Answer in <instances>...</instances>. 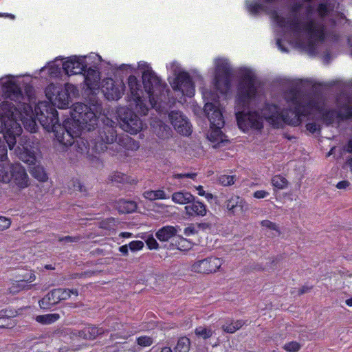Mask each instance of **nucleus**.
I'll return each instance as SVG.
<instances>
[{
	"mask_svg": "<svg viewBox=\"0 0 352 352\" xmlns=\"http://www.w3.org/2000/svg\"><path fill=\"white\" fill-rule=\"evenodd\" d=\"M169 120L175 130L182 135L188 136L192 133V126L188 118L181 111H173L169 115Z\"/></svg>",
	"mask_w": 352,
	"mask_h": 352,
	"instance_id": "nucleus-17",
	"label": "nucleus"
},
{
	"mask_svg": "<svg viewBox=\"0 0 352 352\" xmlns=\"http://www.w3.org/2000/svg\"><path fill=\"white\" fill-rule=\"evenodd\" d=\"M80 56L83 57L85 60V69L87 67H89L88 69H93V67L96 68L102 61L101 56L95 53H91L89 55Z\"/></svg>",
	"mask_w": 352,
	"mask_h": 352,
	"instance_id": "nucleus-32",
	"label": "nucleus"
},
{
	"mask_svg": "<svg viewBox=\"0 0 352 352\" xmlns=\"http://www.w3.org/2000/svg\"><path fill=\"white\" fill-rule=\"evenodd\" d=\"M100 79V73L98 70L95 69H88L87 71L85 70V82L91 90L94 91L98 90Z\"/></svg>",
	"mask_w": 352,
	"mask_h": 352,
	"instance_id": "nucleus-22",
	"label": "nucleus"
},
{
	"mask_svg": "<svg viewBox=\"0 0 352 352\" xmlns=\"http://www.w3.org/2000/svg\"><path fill=\"white\" fill-rule=\"evenodd\" d=\"M85 60L83 57L77 55L63 58V70L67 76L81 74L85 70Z\"/></svg>",
	"mask_w": 352,
	"mask_h": 352,
	"instance_id": "nucleus-18",
	"label": "nucleus"
},
{
	"mask_svg": "<svg viewBox=\"0 0 352 352\" xmlns=\"http://www.w3.org/2000/svg\"><path fill=\"white\" fill-rule=\"evenodd\" d=\"M232 328L227 329V333H233L240 328H241L245 322L242 320H238L236 321H231Z\"/></svg>",
	"mask_w": 352,
	"mask_h": 352,
	"instance_id": "nucleus-46",
	"label": "nucleus"
},
{
	"mask_svg": "<svg viewBox=\"0 0 352 352\" xmlns=\"http://www.w3.org/2000/svg\"><path fill=\"white\" fill-rule=\"evenodd\" d=\"M245 202L239 196H232L230 199L228 200L226 204V208L228 210L235 212L238 208L241 210L243 209Z\"/></svg>",
	"mask_w": 352,
	"mask_h": 352,
	"instance_id": "nucleus-33",
	"label": "nucleus"
},
{
	"mask_svg": "<svg viewBox=\"0 0 352 352\" xmlns=\"http://www.w3.org/2000/svg\"><path fill=\"white\" fill-rule=\"evenodd\" d=\"M118 144L126 150L132 151H137L140 147L139 142L127 135L120 137L118 138Z\"/></svg>",
	"mask_w": 352,
	"mask_h": 352,
	"instance_id": "nucleus-27",
	"label": "nucleus"
},
{
	"mask_svg": "<svg viewBox=\"0 0 352 352\" xmlns=\"http://www.w3.org/2000/svg\"><path fill=\"white\" fill-rule=\"evenodd\" d=\"M171 199L175 204L184 205L191 203L195 199V197L190 192L182 190L174 192L171 196Z\"/></svg>",
	"mask_w": 352,
	"mask_h": 352,
	"instance_id": "nucleus-26",
	"label": "nucleus"
},
{
	"mask_svg": "<svg viewBox=\"0 0 352 352\" xmlns=\"http://www.w3.org/2000/svg\"><path fill=\"white\" fill-rule=\"evenodd\" d=\"M36 279V276L33 273H30L28 276H25L23 279L19 280H15L12 283V285L10 287V292L12 294L17 293L23 289H28L30 286L26 283H31Z\"/></svg>",
	"mask_w": 352,
	"mask_h": 352,
	"instance_id": "nucleus-24",
	"label": "nucleus"
},
{
	"mask_svg": "<svg viewBox=\"0 0 352 352\" xmlns=\"http://www.w3.org/2000/svg\"><path fill=\"white\" fill-rule=\"evenodd\" d=\"M237 90L235 96L236 118L239 128L245 133H261L264 120L274 127L284 124L299 125L307 115L322 119L327 124L339 123L352 117V97L345 94L337 99V111L331 110L325 100L319 96H303L297 89L309 83L307 80L295 79L290 82L291 89L284 94L289 109L280 106L265 104L254 109H245L256 106L261 100L259 82L254 69L242 67L238 69Z\"/></svg>",
	"mask_w": 352,
	"mask_h": 352,
	"instance_id": "nucleus-1",
	"label": "nucleus"
},
{
	"mask_svg": "<svg viewBox=\"0 0 352 352\" xmlns=\"http://www.w3.org/2000/svg\"><path fill=\"white\" fill-rule=\"evenodd\" d=\"M198 232V230L197 226L193 224H190L187 227H186L184 230V234L186 236H191L197 234Z\"/></svg>",
	"mask_w": 352,
	"mask_h": 352,
	"instance_id": "nucleus-47",
	"label": "nucleus"
},
{
	"mask_svg": "<svg viewBox=\"0 0 352 352\" xmlns=\"http://www.w3.org/2000/svg\"><path fill=\"white\" fill-rule=\"evenodd\" d=\"M313 0H300L296 1L292 7V14L294 17L298 15L308 14L312 12L311 2Z\"/></svg>",
	"mask_w": 352,
	"mask_h": 352,
	"instance_id": "nucleus-23",
	"label": "nucleus"
},
{
	"mask_svg": "<svg viewBox=\"0 0 352 352\" xmlns=\"http://www.w3.org/2000/svg\"><path fill=\"white\" fill-rule=\"evenodd\" d=\"M102 107L99 103L89 107L83 103L77 102L74 104L70 111V118L65 120L71 122L70 126L76 129L77 126H81L79 133L73 136L72 142L67 146L74 144L76 151L82 155H87L89 152L90 144L85 138L79 137L82 131H89L94 129L98 123V115L101 114ZM67 146V144H64Z\"/></svg>",
	"mask_w": 352,
	"mask_h": 352,
	"instance_id": "nucleus-5",
	"label": "nucleus"
},
{
	"mask_svg": "<svg viewBox=\"0 0 352 352\" xmlns=\"http://www.w3.org/2000/svg\"><path fill=\"white\" fill-rule=\"evenodd\" d=\"M223 263V258L210 256L194 261L190 265V270L198 274H214L220 270Z\"/></svg>",
	"mask_w": 352,
	"mask_h": 352,
	"instance_id": "nucleus-13",
	"label": "nucleus"
},
{
	"mask_svg": "<svg viewBox=\"0 0 352 352\" xmlns=\"http://www.w3.org/2000/svg\"><path fill=\"white\" fill-rule=\"evenodd\" d=\"M188 217H204L207 213L206 206L199 201H192L184 208Z\"/></svg>",
	"mask_w": 352,
	"mask_h": 352,
	"instance_id": "nucleus-21",
	"label": "nucleus"
},
{
	"mask_svg": "<svg viewBox=\"0 0 352 352\" xmlns=\"http://www.w3.org/2000/svg\"><path fill=\"white\" fill-rule=\"evenodd\" d=\"M107 122L99 131L98 137L93 142L92 149L101 152L107 148V144H111L117 140V134L115 130L116 122L107 118Z\"/></svg>",
	"mask_w": 352,
	"mask_h": 352,
	"instance_id": "nucleus-11",
	"label": "nucleus"
},
{
	"mask_svg": "<svg viewBox=\"0 0 352 352\" xmlns=\"http://www.w3.org/2000/svg\"><path fill=\"white\" fill-rule=\"evenodd\" d=\"M247 8L248 10L252 14H257L263 12H266L270 15L272 19L276 20V22H286V18L283 16V13L280 10H267L263 5L256 2L251 3H248Z\"/></svg>",
	"mask_w": 352,
	"mask_h": 352,
	"instance_id": "nucleus-19",
	"label": "nucleus"
},
{
	"mask_svg": "<svg viewBox=\"0 0 352 352\" xmlns=\"http://www.w3.org/2000/svg\"><path fill=\"white\" fill-rule=\"evenodd\" d=\"M215 89L222 95H227L231 89L230 66L226 58L214 59Z\"/></svg>",
	"mask_w": 352,
	"mask_h": 352,
	"instance_id": "nucleus-9",
	"label": "nucleus"
},
{
	"mask_svg": "<svg viewBox=\"0 0 352 352\" xmlns=\"http://www.w3.org/2000/svg\"><path fill=\"white\" fill-rule=\"evenodd\" d=\"M138 68L142 71V83L149 98L148 103L143 100L142 85L136 76L131 75L128 78L129 100L135 105V110L141 115H146L149 107L159 109L157 102L159 97L164 91L166 84L155 74L150 65L146 62H139Z\"/></svg>",
	"mask_w": 352,
	"mask_h": 352,
	"instance_id": "nucleus-4",
	"label": "nucleus"
},
{
	"mask_svg": "<svg viewBox=\"0 0 352 352\" xmlns=\"http://www.w3.org/2000/svg\"><path fill=\"white\" fill-rule=\"evenodd\" d=\"M332 7L330 3L325 2L321 3L317 8V13L321 17L328 15L331 10Z\"/></svg>",
	"mask_w": 352,
	"mask_h": 352,
	"instance_id": "nucleus-38",
	"label": "nucleus"
},
{
	"mask_svg": "<svg viewBox=\"0 0 352 352\" xmlns=\"http://www.w3.org/2000/svg\"><path fill=\"white\" fill-rule=\"evenodd\" d=\"M101 89L108 100H118L123 96L125 86L122 80L106 78L102 82Z\"/></svg>",
	"mask_w": 352,
	"mask_h": 352,
	"instance_id": "nucleus-14",
	"label": "nucleus"
},
{
	"mask_svg": "<svg viewBox=\"0 0 352 352\" xmlns=\"http://www.w3.org/2000/svg\"><path fill=\"white\" fill-rule=\"evenodd\" d=\"M201 93L206 101L204 112L210 122V129L207 135V138L212 147H220L221 144L228 141L221 130L225 124L222 108L219 101L217 100V96L214 94L204 89L201 90Z\"/></svg>",
	"mask_w": 352,
	"mask_h": 352,
	"instance_id": "nucleus-6",
	"label": "nucleus"
},
{
	"mask_svg": "<svg viewBox=\"0 0 352 352\" xmlns=\"http://www.w3.org/2000/svg\"><path fill=\"white\" fill-rule=\"evenodd\" d=\"M261 225L263 228L278 232V226L274 222L270 220L261 221Z\"/></svg>",
	"mask_w": 352,
	"mask_h": 352,
	"instance_id": "nucleus-44",
	"label": "nucleus"
},
{
	"mask_svg": "<svg viewBox=\"0 0 352 352\" xmlns=\"http://www.w3.org/2000/svg\"><path fill=\"white\" fill-rule=\"evenodd\" d=\"M154 132L161 139L168 138L170 135V128L162 122H157L151 124Z\"/></svg>",
	"mask_w": 352,
	"mask_h": 352,
	"instance_id": "nucleus-29",
	"label": "nucleus"
},
{
	"mask_svg": "<svg viewBox=\"0 0 352 352\" xmlns=\"http://www.w3.org/2000/svg\"><path fill=\"white\" fill-rule=\"evenodd\" d=\"M230 328H232V323H231V321L229 322H227L225 324H223L222 326V329L223 330L227 333V329H230Z\"/></svg>",
	"mask_w": 352,
	"mask_h": 352,
	"instance_id": "nucleus-60",
	"label": "nucleus"
},
{
	"mask_svg": "<svg viewBox=\"0 0 352 352\" xmlns=\"http://www.w3.org/2000/svg\"><path fill=\"white\" fill-rule=\"evenodd\" d=\"M103 333L104 330L102 328L87 327L79 332V337L85 340H94Z\"/></svg>",
	"mask_w": 352,
	"mask_h": 352,
	"instance_id": "nucleus-28",
	"label": "nucleus"
},
{
	"mask_svg": "<svg viewBox=\"0 0 352 352\" xmlns=\"http://www.w3.org/2000/svg\"><path fill=\"white\" fill-rule=\"evenodd\" d=\"M132 234L131 232H123L120 234V236H122L123 238H130L131 237Z\"/></svg>",
	"mask_w": 352,
	"mask_h": 352,
	"instance_id": "nucleus-61",
	"label": "nucleus"
},
{
	"mask_svg": "<svg viewBox=\"0 0 352 352\" xmlns=\"http://www.w3.org/2000/svg\"><path fill=\"white\" fill-rule=\"evenodd\" d=\"M144 243L141 241H133L129 243V248L131 251H138L143 248Z\"/></svg>",
	"mask_w": 352,
	"mask_h": 352,
	"instance_id": "nucleus-49",
	"label": "nucleus"
},
{
	"mask_svg": "<svg viewBox=\"0 0 352 352\" xmlns=\"http://www.w3.org/2000/svg\"><path fill=\"white\" fill-rule=\"evenodd\" d=\"M344 168H349V170L352 173V157L346 160L344 164Z\"/></svg>",
	"mask_w": 352,
	"mask_h": 352,
	"instance_id": "nucleus-59",
	"label": "nucleus"
},
{
	"mask_svg": "<svg viewBox=\"0 0 352 352\" xmlns=\"http://www.w3.org/2000/svg\"><path fill=\"white\" fill-rule=\"evenodd\" d=\"M77 238H74L69 236H67L64 238H61L59 239L60 241H65V242H74L76 241Z\"/></svg>",
	"mask_w": 352,
	"mask_h": 352,
	"instance_id": "nucleus-57",
	"label": "nucleus"
},
{
	"mask_svg": "<svg viewBox=\"0 0 352 352\" xmlns=\"http://www.w3.org/2000/svg\"><path fill=\"white\" fill-rule=\"evenodd\" d=\"M270 195V192L266 190H256L254 192L253 197L256 199H264Z\"/></svg>",
	"mask_w": 352,
	"mask_h": 352,
	"instance_id": "nucleus-52",
	"label": "nucleus"
},
{
	"mask_svg": "<svg viewBox=\"0 0 352 352\" xmlns=\"http://www.w3.org/2000/svg\"><path fill=\"white\" fill-rule=\"evenodd\" d=\"M129 245H122L119 248V250L120 252H122L123 254L126 255L128 254L129 251Z\"/></svg>",
	"mask_w": 352,
	"mask_h": 352,
	"instance_id": "nucleus-58",
	"label": "nucleus"
},
{
	"mask_svg": "<svg viewBox=\"0 0 352 352\" xmlns=\"http://www.w3.org/2000/svg\"><path fill=\"white\" fill-rule=\"evenodd\" d=\"M20 76L8 75L0 78V86L3 96L6 99L21 102L24 100L19 85Z\"/></svg>",
	"mask_w": 352,
	"mask_h": 352,
	"instance_id": "nucleus-10",
	"label": "nucleus"
},
{
	"mask_svg": "<svg viewBox=\"0 0 352 352\" xmlns=\"http://www.w3.org/2000/svg\"><path fill=\"white\" fill-rule=\"evenodd\" d=\"M195 333L197 336H200L204 339H206L212 336V331L211 329H207L206 327H199L196 328Z\"/></svg>",
	"mask_w": 352,
	"mask_h": 352,
	"instance_id": "nucleus-41",
	"label": "nucleus"
},
{
	"mask_svg": "<svg viewBox=\"0 0 352 352\" xmlns=\"http://www.w3.org/2000/svg\"><path fill=\"white\" fill-rule=\"evenodd\" d=\"M2 16H5L6 18L9 19L10 20L15 19V16L13 14H2Z\"/></svg>",
	"mask_w": 352,
	"mask_h": 352,
	"instance_id": "nucleus-63",
	"label": "nucleus"
},
{
	"mask_svg": "<svg viewBox=\"0 0 352 352\" xmlns=\"http://www.w3.org/2000/svg\"><path fill=\"white\" fill-rule=\"evenodd\" d=\"M146 245L150 250H155L158 248V243L152 235H149L146 239Z\"/></svg>",
	"mask_w": 352,
	"mask_h": 352,
	"instance_id": "nucleus-50",
	"label": "nucleus"
},
{
	"mask_svg": "<svg viewBox=\"0 0 352 352\" xmlns=\"http://www.w3.org/2000/svg\"><path fill=\"white\" fill-rule=\"evenodd\" d=\"M167 68L175 76L169 82L175 94L177 96H193L195 89L189 74L182 71L177 62L170 63Z\"/></svg>",
	"mask_w": 352,
	"mask_h": 352,
	"instance_id": "nucleus-7",
	"label": "nucleus"
},
{
	"mask_svg": "<svg viewBox=\"0 0 352 352\" xmlns=\"http://www.w3.org/2000/svg\"><path fill=\"white\" fill-rule=\"evenodd\" d=\"M195 188L197 191V194L199 196L204 197L208 201L212 199L213 195L211 193L206 192L202 186L199 185L197 186H195Z\"/></svg>",
	"mask_w": 352,
	"mask_h": 352,
	"instance_id": "nucleus-48",
	"label": "nucleus"
},
{
	"mask_svg": "<svg viewBox=\"0 0 352 352\" xmlns=\"http://www.w3.org/2000/svg\"><path fill=\"white\" fill-rule=\"evenodd\" d=\"M350 185V183L346 181H341L336 184V188L340 190H346Z\"/></svg>",
	"mask_w": 352,
	"mask_h": 352,
	"instance_id": "nucleus-54",
	"label": "nucleus"
},
{
	"mask_svg": "<svg viewBox=\"0 0 352 352\" xmlns=\"http://www.w3.org/2000/svg\"><path fill=\"white\" fill-rule=\"evenodd\" d=\"M12 223V221L10 218L0 216V232L4 231L8 229Z\"/></svg>",
	"mask_w": 352,
	"mask_h": 352,
	"instance_id": "nucleus-43",
	"label": "nucleus"
},
{
	"mask_svg": "<svg viewBox=\"0 0 352 352\" xmlns=\"http://www.w3.org/2000/svg\"><path fill=\"white\" fill-rule=\"evenodd\" d=\"M178 232L177 227L167 226L162 228L156 232V237L160 241H168L173 236H175Z\"/></svg>",
	"mask_w": 352,
	"mask_h": 352,
	"instance_id": "nucleus-25",
	"label": "nucleus"
},
{
	"mask_svg": "<svg viewBox=\"0 0 352 352\" xmlns=\"http://www.w3.org/2000/svg\"><path fill=\"white\" fill-rule=\"evenodd\" d=\"M346 151L347 152H352V139L349 140L346 146Z\"/></svg>",
	"mask_w": 352,
	"mask_h": 352,
	"instance_id": "nucleus-62",
	"label": "nucleus"
},
{
	"mask_svg": "<svg viewBox=\"0 0 352 352\" xmlns=\"http://www.w3.org/2000/svg\"><path fill=\"white\" fill-rule=\"evenodd\" d=\"M36 119L47 131L55 133L57 140L62 144L72 142L73 136L79 133L81 126L73 129L69 120H64L63 126L58 124L57 111L47 102H39L33 111L31 105L23 104L18 108L8 101L2 102L0 107V133L1 139L6 142L9 148L13 149L16 142V138L22 133L21 121L25 129L30 133H35L37 129Z\"/></svg>",
	"mask_w": 352,
	"mask_h": 352,
	"instance_id": "nucleus-2",
	"label": "nucleus"
},
{
	"mask_svg": "<svg viewBox=\"0 0 352 352\" xmlns=\"http://www.w3.org/2000/svg\"><path fill=\"white\" fill-rule=\"evenodd\" d=\"M73 187H74V190H77V191H80V192L85 191V189L84 186H82V184L78 180H75L74 182V186Z\"/></svg>",
	"mask_w": 352,
	"mask_h": 352,
	"instance_id": "nucleus-55",
	"label": "nucleus"
},
{
	"mask_svg": "<svg viewBox=\"0 0 352 352\" xmlns=\"http://www.w3.org/2000/svg\"><path fill=\"white\" fill-rule=\"evenodd\" d=\"M300 347V344L295 341L286 343L283 346V349L287 352H298Z\"/></svg>",
	"mask_w": 352,
	"mask_h": 352,
	"instance_id": "nucleus-42",
	"label": "nucleus"
},
{
	"mask_svg": "<svg viewBox=\"0 0 352 352\" xmlns=\"http://www.w3.org/2000/svg\"><path fill=\"white\" fill-rule=\"evenodd\" d=\"M190 346V340L187 338H180L175 348V352H188Z\"/></svg>",
	"mask_w": 352,
	"mask_h": 352,
	"instance_id": "nucleus-37",
	"label": "nucleus"
},
{
	"mask_svg": "<svg viewBox=\"0 0 352 352\" xmlns=\"http://www.w3.org/2000/svg\"><path fill=\"white\" fill-rule=\"evenodd\" d=\"M306 128L309 132H311L312 133H314L319 130V126L316 123H308L306 125Z\"/></svg>",
	"mask_w": 352,
	"mask_h": 352,
	"instance_id": "nucleus-53",
	"label": "nucleus"
},
{
	"mask_svg": "<svg viewBox=\"0 0 352 352\" xmlns=\"http://www.w3.org/2000/svg\"><path fill=\"white\" fill-rule=\"evenodd\" d=\"M9 319L7 318H0V327H8Z\"/></svg>",
	"mask_w": 352,
	"mask_h": 352,
	"instance_id": "nucleus-56",
	"label": "nucleus"
},
{
	"mask_svg": "<svg viewBox=\"0 0 352 352\" xmlns=\"http://www.w3.org/2000/svg\"><path fill=\"white\" fill-rule=\"evenodd\" d=\"M219 182L224 186H228L234 184L235 182V176L234 175H221L219 177Z\"/></svg>",
	"mask_w": 352,
	"mask_h": 352,
	"instance_id": "nucleus-39",
	"label": "nucleus"
},
{
	"mask_svg": "<svg viewBox=\"0 0 352 352\" xmlns=\"http://www.w3.org/2000/svg\"><path fill=\"white\" fill-rule=\"evenodd\" d=\"M345 303L349 307H352V297L346 300Z\"/></svg>",
	"mask_w": 352,
	"mask_h": 352,
	"instance_id": "nucleus-64",
	"label": "nucleus"
},
{
	"mask_svg": "<svg viewBox=\"0 0 352 352\" xmlns=\"http://www.w3.org/2000/svg\"><path fill=\"white\" fill-rule=\"evenodd\" d=\"M143 197L150 201L167 199L169 198V195L163 190H146L143 193Z\"/></svg>",
	"mask_w": 352,
	"mask_h": 352,
	"instance_id": "nucleus-31",
	"label": "nucleus"
},
{
	"mask_svg": "<svg viewBox=\"0 0 352 352\" xmlns=\"http://www.w3.org/2000/svg\"><path fill=\"white\" fill-rule=\"evenodd\" d=\"M137 343L141 346H149L153 344V339L148 336H141L137 339Z\"/></svg>",
	"mask_w": 352,
	"mask_h": 352,
	"instance_id": "nucleus-45",
	"label": "nucleus"
},
{
	"mask_svg": "<svg viewBox=\"0 0 352 352\" xmlns=\"http://www.w3.org/2000/svg\"><path fill=\"white\" fill-rule=\"evenodd\" d=\"M272 185L279 190L285 189L287 187L288 181L283 176L276 175L272 178Z\"/></svg>",
	"mask_w": 352,
	"mask_h": 352,
	"instance_id": "nucleus-36",
	"label": "nucleus"
},
{
	"mask_svg": "<svg viewBox=\"0 0 352 352\" xmlns=\"http://www.w3.org/2000/svg\"><path fill=\"white\" fill-rule=\"evenodd\" d=\"M34 144L30 140L22 138L19 145L14 152L18 157L26 164L30 165L35 164L36 162V150Z\"/></svg>",
	"mask_w": 352,
	"mask_h": 352,
	"instance_id": "nucleus-16",
	"label": "nucleus"
},
{
	"mask_svg": "<svg viewBox=\"0 0 352 352\" xmlns=\"http://www.w3.org/2000/svg\"><path fill=\"white\" fill-rule=\"evenodd\" d=\"M177 245L179 250L185 251L191 248L192 243L182 236H179Z\"/></svg>",
	"mask_w": 352,
	"mask_h": 352,
	"instance_id": "nucleus-40",
	"label": "nucleus"
},
{
	"mask_svg": "<svg viewBox=\"0 0 352 352\" xmlns=\"http://www.w3.org/2000/svg\"><path fill=\"white\" fill-rule=\"evenodd\" d=\"M117 114L122 122L121 126L124 131L135 135L143 129L144 124L142 120L131 110L125 107H120L118 109Z\"/></svg>",
	"mask_w": 352,
	"mask_h": 352,
	"instance_id": "nucleus-12",
	"label": "nucleus"
},
{
	"mask_svg": "<svg viewBox=\"0 0 352 352\" xmlns=\"http://www.w3.org/2000/svg\"><path fill=\"white\" fill-rule=\"evenodd\" d=\"M63 58L60 56L56 58L53 61L49 62L47 65L42 67L40 72H47L49 77L58 78L60 76L63 66Z\"/></svg>",
	"mask_w": 352,
	"mask_h": 352,
	"instance_id": "nucleus-20",
	"label": "nucleus"
},
{
	"mask_svg": "<svg viewBox=\"0 0 352 352\" xmlns=\"http://www.w3.org/2000/svg\"><path fill=\"white\" fill-rule=\"evenodd\" d=\"M77 92L76 87L72 84H65V87L50 84L45 89V95L54 106L59 109L69 107L72 96Z\"/></svg>",
	"mask_w": 352,
	"mask_h": 352,
	"instance_id": "nucleus-8",
	"label": "nucleus"
},
{
	"mask_svg": "<svg viewBox=\"0 0 352 352\" xmlns=\"http://www.w3.org/2000/svg\"><path fill=\"white\" fill-rule=\"evenodd\" d=\"M196 176H197L196 173H184V174L177 173V174H174L173 175V177L174 179H183L185 178H190V179H195Z\"/></svg>",
	"mask_w": 352,
	"mask_h": 352,
	"instance_id": "nucleus-51",
	"label": "nucleus"
},
{
	"mask_svg": "<svg viewBox=\"0 0 352 352\" xmlns=\"http://www.w3.org/2000/svg\"><path fill=\"white\" fill-rule=\"evenodd\" d=\"M274 30L276 45L283 52H288L285 42L309 54H314L320 44L330 36L322 23H275Z\"/></svg>",
	"mask_w": 352,
	"mask_h": 352,
	"instance_id": "nucleus-3",
	"label": "nucleus"
},
{
	"mask_svg": "<svg viewBox=\"0 0 352 352\" xmlns=\"http://www.w3.org/2000/svg\"><path fill=\"white\" fill-rule=\"evenodd\" d=\"M116 208L121 213H131L137 208V204L133 201L120 199L116 203Z\"/></svg>",
	"mask_w": 352,
	"mask_h": 352,
	"instance_id": "nucleus-30",
	"label": "nucleus"
},
{
	"mask_svg": "<svg viewBox=\"0 0 352 352\" xmlns=\"http://www.w3.org/2000/svg\"><path fill=\"white\" fill-rule=\"evenodd\" d=\"M60 318L58 314H48L45 315H39L36 317V321L43 324H50Z\"/></svg>",
	"mask_w": 352,
	"mask_h": 352,
	"instance_id": "nucleus-34",
	"label": "nucleus"
},
{
	"mask_svg": "<svg viewBox=\"0 0 352 352\" xmlns=\"http://www.w3.org/2000/svg\"><path fill=\"white\" fill-rule=\"evenodd\" d=\"M72 294L77 296V290L67 289H54L39 301L40 307L43 309H48L50 306L58 303L60 300L69 298Z\"/></svg>",
	"mask_w": 352,
	"mask_h": 352,
	"instance_id": "nucleus-15",
	"label": "nucleus"
},
{
	"mask_svg": "<svg viewBox=\"0 0 352 352\" xmlns=\"http://www.w3.org/2000/svg\"><path fill=\"white\" fill-rule=\"evenodd\" d=\"M32 175L39 182H44L47 180L48 177L43 167L36 166L30 170Z\"/></svg>",
	"mask_w": 352,
	"mask_h": 352,
	"instance_id": "nucleus-35",
	"label": "nucleus"
}]
</instances>
